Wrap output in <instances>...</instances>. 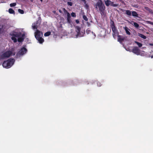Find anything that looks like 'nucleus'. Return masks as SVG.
Segmentation results:
<instances>
[{
    "mask_svg": "<svg viewBox=\"0 0 153 153\" xmlns=\"http://www.w3.org/2000/svg\"><path fill=\"white\" fill-rule=\"evenodd\" d=\"M41 2H42L43 0H40Z\"/></svg>",
    "mask_w": 153,
    "mask_h": 153,
    "instance_id": "58836bf2",
    "label": "nucleus"
},
{
    "mask_svg": "<svg viewBox=\"0 0 153 153\" xmlns=\"http://www.w3.org/2000/svg\"><path fill=\"white\" fill-rule=\"evenodd\" d=\"M132 52L138 55L140 54V50L137 47H134L132 49Z\"/></svg>",
    "mask_w": 153,
    "mask_h": 153,
    "instance_id": "6e6552de",
    "label": "nucleus"
},
{
    "mask_svg": "<svg viewBox=\"0 0 153 153\" xmlns=\"http://www.w3.org/2000/svg\"><path fill=\"white\" fill-rule=\"evenodd\" d=\"M138 36H140V37H141V38H143L144 39H145L146 38V36H144V35H143V34H141L140 33H138Z\"/></svg>",
    "mask_w": 153,
    "mask_h": 153,
    "instance_id": "f3484780",
    "label": "nucleus"
},
{
    "mask_svg": "<svg viewBox=\"0 0 153 153\" xmlns=\"http://www.w3.org/2000/svg\"><path fill=\"white\" fill-rule=\"evenodd\" d=\"M83 18L85 20V21H88V19L87 18V17L85 16V15H83L82 16Z\"/></svg>",
    "mask_w": 153,
    "mask_h": 153,
    "instance_id": "a878e982",
    "label": "nucleus"
},
{
    "mask_svg": "<svg viewBox=\"0 0 153 153\" xmlns=\"http://www.w3.org/2000/svg\"><path fill=\"white\" fill-rule=\"evenodd\" d=\"M96 8L98 9L100 13L102 16L104 15L105 7L102 0H99L96 4Z\"/></svg>",
    "mask_w": 153,
    "mask_h": 153,
    "instance_id": "f257e3e1",
    "label": "nucleus"
},
{
    "mask_svg": "<svg viewBox=\"0 0 153 153\" xmlns=\"http://www.w3.org/2000/svg\"><path fill=\"white\" fill-rule=\"evenodd\" d=\"M85 7L87 9H88V7H89V6L88 4H86V3L85 4Z\"/></svg>",
    "mask_w": 153,
    "mask_h": 153,
    "instance_id": "7c9ffc66",
    "label": "nucleus"
},
{
    "mask_svg": "<svg viewBox=\"0 0 153 153\" xmlns=\"http://www.w3.org/2000/svg\"><path fill=\"white\" fill-rule=\"evenodd\" d=\"M12 54V52L10 51H8L0 55V60L9 57Z\"/></svg>",
    "mask_w": 153,
    "mask_h": 153,
    "instance_id": "20e7f679",
    "label": "nucleus"
},
{
    "mask_svg": "<svg viewBox=\"0 0 153 153\" xmlns=\"http://www.w3.org/2000/svg\"><path fill=\"white\" fill-rule=\"evenodd\" d=\"M32 28L33 29H37V25H32Z\"/></svg>",
    "mask_w": 153,
    "mask_h": 153,
    "instance_id": "bb28decb",
    "label": "nucleus"
},
{
    "mask_svg": "<svg viewBox=\"0 0 153 153\" xmlns=\"http://www.w3.org/2000/svg\"><path fill=\"white\" fill-rule=\"evenodd\" d=\"M71 15L73 17H75L76 16V15L75 13L74 12H72L71 13Z\"/></svg>",
    "mask_w": 153,
    "mask_h": 153,
    "instance_id": "c85d7f7f",
    "label": "nucleus"
},
{
    "mask_svg": "<svg viewBox=\"0 0 153 153\" xmlns=\"http://www.w3.org/2000/svg\"><path fill=\"white\" fill-rule=\"evenodd\" d=\"M132 15L134 17H138V15L136 12L135 11H133L132 12Z\"/></svg>",
    "mask_w": 153,
    "mask_h": 153,
    "instance_id": "ddd939ff",
    "label": "nucleus"
},
{
    "mask_svg": "<svg viewBox=\"0 0 153 153\" xmlns=\"http://www.w3.org/2000/svg\"><path fill=\"white\" fill-rule=\"evenodd\" d=\"M110 0H107L105 1V4L107 7H108L110 4Z\"/></svg>",
    "mask_w": 153,
    "mask_h": 153,
    "instance_id": "dca6fc26",
    "label": "nucleus"
},
{
    "mask_svg": "<svg viewBox=\"0 0 153 153\" xmlns=\"http://www.w3.org/2000/svg\"><path fill=\"white\" fill-rule=\"evenodd\" d=\"M110 6H112L113 7H116L118 6V4H114V2L113 1H112L110 0Z\"/></svg>",
    "mask_w": 153,
    "mask_h": 153,
    "instance_id": "2eb2a0df",
    "label": "nucleus"
},
{
    "mask_svg": "<svg viewBox=\"0 0 153 153\" xmlns=\"http://www.w3.org/2000/svg\"><path fill=\"white\" fill-rule=\"evenodd\" d=\"M135 42L137 44V45L139 47H141L142 46V44L141 43L135 41Z\"/></svg>",
    "mask_w": 153,
    "mask_h": 153,
    "instance_id": "5701e85b",
    "label": "nucleus"
},
{
    "mask_svg": "<svg viewBox=\"0 0 153 153\" xmlns=\"http://www.w3.org/2000/svg\"><path fill=\"white\" fill-rule=\"evenodd\" d=\"M2 27H2V26L1 28H0V33H1V30L2 29Z\"/></svg>",
    "mask_w": 153,
    "mask_h": 153,
    "instance_id": "e433bc0d",
    "label": "nucleus"
},
{
    "mask_svg": "<svg viewBox=\"0 0 153 153\" xmlns=\"http://www.w3.org/2000/svg\"><path fill=\"white\" fill-rule=\"evenodd\" d=\"M51 32L50 31H48L44 34L45 36H48L50 35Z\"/></svg>",
    "mask_w": 153,
    "mask_h": 153,
    "instance_id": "aec40b11",
    "label": "nucleus"
},
{
    "mask_svg": "<svg viewBox=\"0 0 153 153\" xmlns=\"http://www.w3.org/2000/svg\"><path fill=\"white\" fill-rule=\"evenodd\" d=\"M123 11L126 12L125 14L128 16H131V15L132 12L130 10H123Z\"/></svg>",
    "mask_w": 153,
    "mask_h": 153,
    "instance_id": "f8f14e48",
    "label": "nucleus"
},
{
    "mask_svg": "<svg viewBox=\"0 0 153 153\" xmlns=\"http://www.w3.org/2000/svg\"><path fill=\"white\" fill-rule=\"evenodd\" d=\"M34 34L36 38L39 42L40 44L44 42V39L42 38L43 36L42 32L38 30H37L35 32Z\"/></svg>",
    "mask_w": 153,
    "mask_h": 153,
    "instance_id": "7ed1b4c3",
    "label": "nucleus"
},
{
    "mask_svg": "<svg viewBox=\"0 0 153 153\" xmlns=\"http://www.w3.org/2000/svg\"><path fill=\"white\" fill-rule=\"evenodd\" d=\"M97 85L98 86H100L101 85V84L100 82H97Z\"/></svg>",
    "mask_w": 153,
    "mask_h": 153,
    "instance_id": "473e14b6",
    "label": "nucleus"
},
{
    "mask_svg": "<svg viewBox=\"0 0 153 153\" xmlns=\"http://www.w3.org/2000/svg\"><path fill=\"white\" fill-rule=\"evenodd\" d=\"M76 31L77 32V34L76 35V36L82 37L84 36L85 33V31L84 30L83 32H80L81 28L78 26H76Z\"/></svg>",
    "mask_w": 153,
    "mask_h": 153,
    "instance_id": "39448f33",
    "label": "nucleus"
},
{
    "mask_svg": "<svg viewBox=\"0 0 153 153\" xmlns=\"http://www.w3.org/2000/svg\"><path fill=\"white\" fill-rule=\"evenodd\" d=\"M76 22L77 24H78V23H79V21L78 20H76Z\"/></svg>",
    "mask_w": 153,
    "mask_h": 153,
    "instance_id": "f704fd0d",
    "label": "nucleus"
},
{
    "mask_svg": "<svg viewBox=\"0 0 153 153\" xmlns=\"http://www.w3.org/2000/svg\"><path fill=\"white\" fill-rule=\"evenodd\" d=\"M82 1H83L84 4H85L86 3V0H80Z\"/></svg>",
    "mask_w": 153,
    "mask_h": 153,
    "instance_id": "72a5a7b5",
    "label": "nucleus"
},
{
    "mask_svg": "<svg viewBox=\"0 0 153 153\" xmlns=\"http://www.w3.org/2000/svg\"><path fill=\"white\" fill-rule=\"evenodd\" d=\"M14 59L10 58L7 60L4 61L2 63V66L3 67L6 68H10L14 64Z\"/></svg>",
    "mask_w": 153,
    "mask_h": 153,
    "instance_id": "f03ea898",
    "label": "nucleus"
},
{
    "mask_svg": "<svg viewBox=\"0 0 153 153\" xmlns=\"http://www.w3.org/2000/svg\"><path fill=\"white\" fill-rule=\"evenodd\" d=\"M22 36L19 37L18 38V41L19 42H22L24 39V36H25V34H22Z\"/></svg>",
    "mask_w": 153,
    "mask_h": 153,
    "instance_id": "9b49d317",
    "label": "nucleus"
},
{
    "mask_svg": "<svg viewBox=\"0 0 153 153\" xmlns=\"http://www.w3.org/2000/svg\"><path fill=\"white\" fill-rule=\"evenodd\" d=\"M10 14H14L15 13L14 11L12 9L10 8L8 10Z\"/></svg>",
    "mask_w": 153,
    "mask_h": 153,
    "instance_id": "6ab92c4d",
    "label": "nucleus"
},
{
    "mask_svg": "<svg viewBox=\"0 0 153 153\" xmlns=\"http://www.w3.org/2000/svg\"><path fill=\"white\" fill-rule=\"evenodd\" d=\"M27 51V49L25 47H23L22 48L19 52L16 53V55L19 56L23 55L26 53Z\"/></svg>",
    "mask_w": 153,
    "mask_h": 153,
    "instance_id": "423d86ee",
    "label": "nucleus"
},
{
    "mask_svg": "<svg viewBox=\"0 0 153 153\" xmlns=\"http://www.w3.org/2000/svg\"><path fill=\"white\" fill-rule=\"evenodd\" d=\"M59 11L61 13H62V11L60 9L59 10Z\"/></svg>",
    "mask_w": 153,
    "mask_h": 153,
    "instance_id": "c9c22d12",
    "label": "nucleus"
},
{
    "mask_svg": "<svg viewBox=\"0 0 153 153\" xmlns=\"http://www.w3.org/2000/svg\"><path fill=\"white\" fill-rule=\"evenodd\" d=\"M124 29L126 33L128 35H130L131 34V33L129 32L130 30L127 27H125Z\"/></svg>",
    "mask_w": 153,
    "mask_h": 153,
    "instance_id": "4468645a",
    "label": "nucleus"
},
{
    "mask_svg": "<svg viewBox=\"0 0 153 153\" xmlns=\"http://www.w3.org/2000/svg\"><path fill=\"white\" fill-rule=\"evenodd\" d=\"M67 4L68 5H69L70 6H72V3L71 2H68Z\"/></svg>",
    "mask_w": 153,
    "mask_h": 153,
    "instance_id": "c756f323",
    "label": "nucleus"
},
{
    "mask_svg": "<svg viewBox=\"0 0 153 153\" xmlns=\"http://www.w3.org/2000/svg\"><path fill=\"white\" fill-rule=\"evenodd\" d=\"M12 36H13L15 37L18 38L21 36L22 33L20 32H15L11 34Z\"/></svg>",
    "mask_w": 153,
    "mask_h": 153,
    "instance_id": "9d476101",
    "label": "nucleus"
},
{
    "mask_svg": "<svg viewBox=\"0 0 153 153\" xmlns=\"http://www.w3.org/2000/svg\"><path fill=\"white\" fill-rule=\"evenodd\" d=\"M121 37V36L120 35H118V40L119 42H121L122 41H123L124 40V38H122Z\"/></svg>",
    "mask_w": 153,
    "mask_h": 153,
    "instance_id": "a211bd4d",
    "label": "nucleus"
},
{
    "mask_svg": "<svg viewBox=\"0 0 153 153\" xmlns=\"http://www.w3.org/2000/svg\"><path fill=\"white\" fill-rule=\"evenodd\" d=\"M11 39L13 41V42L15 43H16L17 42V39L15 38V37L13 36H12L11 37Z\"/></svg>",
    "mask_w": 153,
    "mask_h": 153,
    "instance_id": "412c9836",
    "label": "nucleus"
},
{
    "mask_svg": "<svg viewBox=\"0 0 153 153\" xmlns=\"http://www.w3.org/2000/svg\"><path fill=\"white\" fill-rule=\"evenodd\" d=\"M31 1H32L33 0H30Z\"/></svg>",
    "mask_w": 153,
    "mask_h": 153,
    "instance_id": "ea45409f",
    "label": "nucleus"
},
{
    "mask_svg": "<svg viewBox=\"0 0 153 153\" xmlns=\"http://www.w3.org/2000/svg\"><path fill=\"white\" fill-rule=\"evenodd\" d=\"M112 23H111V27L112 31L114 34H115L116 32L117 31V29L115 26V24L114 21H111Z\"/></svg>",
    "mask_w": 153,
    "mask_h": 153,
    "instance_id": "1a4fd4ad",
    "label": "nucleus"
},
{
    "mask_svg": "<svg viewBox=\"0 0 153 153\" xmlns=\"http://www.w3.org/2000/svg\"><path fill=\"white\" fill-rule=\"evenodd\" d=\"M18 11L19 13H20L21 14H23L24 13V11L22 10L19 9H18Z\"/></svg>",
    "mask_w": 153,
    "mask_h": 153,
    "instance_id": "b1692460",
    "label": "nucleus"
},
{
    "mask_svg": "<svg viewBox=\"0 0 153 153\" xmlns=\"http://www.w3.org/2000/svg\"><path fill=\"white\" fill-rule=\"evenodd\" d=\"M147 22L148 24L153 25V22L150 21H148Z\"/></svg>",
    "mask_w": 153,
    "mask_h": 153,
    "instance_id": "2f4dec72",
    "label": "nucleus"
},
{
    "mask_svg": "<svg viewBox=\"0 0 153 153\" xmlns=\"http://www.w3.org/2000/svg\"><path fill=\"white\" fill-rule=\"evenodd\" d=\"M63 10L65 14H67V22L69 24H70L71 22V16L70 14L68 12L67 10L65 8H63Z\"/></svg>",
    "mask_w": 153,
    "mask_h": 153,
    "instance_id": "0eeeda50",
    "label": "nucleus"
},
{
    "mask_svg": "<svg viewBox=\"0 0 153 153\" xmlns=\"http://www.w3.org/2000/svg\"><path fill=\"white\" fill-rule=\"evenodd\" d=\"M134 23V26L137 28H138L139 27V25L136 22H133Z\"/></svg>",
    "mask_w": 153,
    "mask_h": 153,
    "instance_id": "4be33fe9",
    "label": "nucleus"
},
{
    "mask_svg": "<svg viewBox=\"0 0 153 153\" xmlns=\"http://www.w3.org/2000/svg\"><path fill=\"white\" fill-rule=\"evenodd\" d=\"M16 3H11L10 4V6L11 7H13L15 6L16 5Z\"/></svg>",
    "mask_w": 153,
    "mask_h": 153,
    "instance_id": "393cba45",
    "label": "nucleus"
},
{
    "mask_svg": "<svg viewBox=\"0 0 153 153\" xmlns=\"http://www.w3.org/2000/svg\"><path fill=\"white\" fill-rule=\"evenodd\" d=\"M149 45L151 46H153V44L152 43H150Z\"/></svg>",
    "mask_w": 153,
    "mask_h": 153,
    "instance_id": "4c0bfd02",
    "label": "nucleus"
},
{
    "mask_svg": "<svg viewBox=\"0 0 153 153\" xmlns=\"http://www.w3.org/2000/svg\"><path fill=\"white\" fill-rule=\"evenodd\" d=\"M86 32L87 34H88L91 32V31L89 29H88L86 30Z\"/></svg>",
    "mask_w": 153,
    "mask_h": 153,
    "instance_id": "cd10ccee",
    "label": "nucleus"
}]
</instances>
